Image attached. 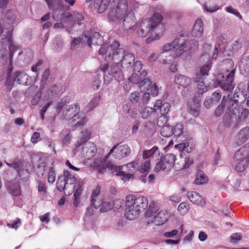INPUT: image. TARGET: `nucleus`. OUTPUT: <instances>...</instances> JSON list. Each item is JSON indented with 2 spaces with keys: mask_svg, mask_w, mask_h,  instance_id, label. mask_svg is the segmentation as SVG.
<instances>
[{
  "mask_svg": "<svg viewBox=\"0 0 249 249\" xmlns=\"http://www.w3.org/2000/svg\"><path fill=\"white\" fill-rule=\"evenodd\" d=\"M9 193L13 196H18L21 195L20 184L18 181L10 182L8 186Z\"/></svg>",
  "mask_w": 249,
  "mask_h": 249,
  "instance_id": "25",
  "label": "nucleus"
},
{
  "mask_svg": "<svg viewBox=\"0 0 249 249\" xmlns=\"http://www.w3.org/2000/svg\"><path fill=\"white\" fill-rule=\"evenodd\" d=\"M13 168L15 169L20 177H21V173L24 171L23 165L18 162H15Z\"/></svg>",
  "mask_w": 249,
  "mask_h": 249,
  "instance_id": "52",
  "label": "nucleus"
},
{
  "mask_svg": "<svg viewBox=\"0 0 249 249\" xmlns=\"http://www.w3.org/2000/svg\"><path fill=\"white\" fill-rule=\"evenodd\" d=\"M124 49L120 48V43L115 41L111 45L105 44L99 50V54L105 55L106 61H112L115 63L121 62L123 68L128 69L131 68L135 61V56L131 53H125Z\"/></svg>",
  "mask_w": 249,
  "mask_h": 249,
  "instance_id": "2",
  "label": "nucleus"
},
{
  "mask_svg": "<svg viewBox=\"0 0 249 249\" xmlns=\"http://www.w3.org/2000/svg\"><path fill=\"white\" fill-rule=\"evenodd\" d=\"M173 134L176 137H179L183 135L184 137L186 135L185 132L184 131V127L182 124L178 123L173 127Z\"/></svg>",
  "mask_w": 249,
  "mask_h": 249,
  "instance_id": "34",
  "label": "nucleus"
},
{
  "mask_svg": "<svg viewBox=\"0 0 249 249\" xmlns=\"http://www.w3.org/2000/svg\"><path fill=\"white\" fill-rule=\"evenodd\" d=\"M158 211L156 205L154 203L150 204L148 210L145 213V217L149 218L153 216Z\"/></svg>",
  "mask_w": 249,
  "mask_h": 249,
  "instance_id": "40",
  "label": "nucleus"
},
{
  "mask_svg": "<svg viewBox=\"0 0 249 249\" xmlns=\"http://www.w3.org/2000/svg\"><path fill=\"white\" fill-rule=\"evenodd\" d=\"M175 160V156L173 154H166L156 164L154 171L156 172L170 171L173 168Z\"/></svg>",
  "mask_w": 249,
  "mask_h": 249,
  "instance_id": "11",
  "label": "nucleus"
},
{
  "mask_svg": "<svg viewBox=\"0 0 249 249\" xmlns=\"http://www.w3.org/2000/svg\"><path fill=\"white\" fill-rule=\"evenodd\" d=\"M10 44L9 46V57L10 59V63H11L12 62V59L14 53L18 49H19V48L18 46L15 45L12 42H10Z\"/></svg>",
  "mask_w": 249,
  "mask_h": 249,
  "instance_id": "44",
  "label": "nucleus"
},
{
  "mask_svg": "<svg viewBox=\"0 0 249 249\" xmlns=\"http://www.w3.org/2000/svg\"><path fill=\"white\" fill-rule=\"evenodd\" d=\"M110 0H95L94 6L98 12L104 13L107 8Z\"/></svg>",
  "mask_w": 249,
  "mask_h": 249,
  "instance_id": "29",
  "label": "nucleus"
},
{
  "mask_svg": "<svg viewBox=\"0 0 249 249\" xmlns=\"http://www.w3.org/2000/svg\"><path fill=\"white\" fill-rule=\"evenodd\" d=\"M175 44L174 43V40L170 43H167L165 44L163 47H162V53L164 52L169 51L171 50H172L173 48H175Z\"/></svg>",
  "mask_w": 249,
  "mask_h": 249,
  "instance_id": "56",
  "label": "nucleus"
},
{
  "mask_svg": "<svg viewBox=\"0 0 249 249\" xmlns=\"http://www.w3.org/2000/svg\"><path fill=\"white\" fill-rule=\"evenodd\" d=\"M129 80L130 82L133 83H139V87L142 88L143 87L145 86L143 88V90H146V89L149 88V86L152 84V82L151 80L149 78H144L141 81H139L138 79V75L137 74H133L130 76L129 78Z\"/></svg>",
  "mask_w": 249,
  "mask_h": 249,
  "instance_id": "20",
  "label": "nucleus"
},
{
  "mask_svg": "<svg viewBox=\"0 0 249 249\" xmlns=\"http://www.w3.org/2000/svg\"><path fill=\"white\" fill-rule=\"evenodd\" d=\"M134 64L135 71L140 72L143 67L142 61L139 60L136 61Z\"/></svg>",
  "mask_w": 249,
  "mask_h": 249,
  "instance_id": "61",
  "label": "nucleus"
},
{
  "mask_svg": "<svg viewBox=\"0 0 249 249\" xmlns=\"http://www.w3.org/2000/svg\"><path fill=\"white\" fill-rule=\"evenodd\" d=\"M208 181V178L205 176L204 173L202 171H198L196 174V178L195 183L196 184H203L206 183Z\"/></svg>",
  "mask_w": 249,
  "mask_h": 249,
  "instance_id": "33",
  "label": "nucleus"
},
{
  "mask_svg": "<svg viewBox=\"0 0 249 249\" xmlns=\"http://www.w3.org/2000/svg\"><path fill=\"white\" fill-rule=\"evenodd\" d=\"M203 32V24L201 19H197L195 23L194 28L192 31V34L193 36L199 37Z\"/></svg>",
  "mask_w": 249,
  "mask_h": 249,
  "instance_id": "24",
  "label": "nucleus"
},
{
  "mask_svg": "<svg viewBox=\"0 0 249 249\" xmlns=\"http://www.w3.org/2000/svg\"><path fill=\"white\" fill-rule=\"evenodd\" d=\"M241 73L246 76H249V56L242 58L239 64Z\"/></svg>",
  "mask_w": 249,
  "mask_h": 249,
  "instance_id": "26",
  "label": "nucleus"
},
{
  "mask_svg": "<svg viewBox=\"0 0 249 249\" xmlns=\"http://www.w3.org/2000/svg\"><path fill=\"white\" fill-rule=\"evenodd\" d=\"M167 122V116L166 115H161L157 121V125L159 126H163Z\"/></svg>",
  "mask_w": 249,
  "mask_h": 249,
  "instance_id": "55",
  "label": "nucleus"
},
{
  "mask_svg": "<svg viewBox=\"0 0 249 249\" xmlns=\"http://www.w3.org/2000/svg\"><path fill=\"white\" fill-rule=\"evenodd\" d=\"M249 155V143H246L244 146L240 147L235 153V158L238 159L245 158Z\"/></svg>",
  "mask_w": 249,
  "mask_h": 249,
  "instance_id": "31",
  "label": "nucleus"
},
{
  "mask_svg": "<svg viewBox=\"0 0 249 249\" xmlns=\"http://www.w3.org/2000/svg\"><path fill=\"white\" fill-rule=\"evenodd\" d=\"M151 87V89H150V92H151V94L152 95V96H156L157 95H158V93H159V89H158V87H157V86L156 85V84H154L152 86H151V85L150 86H149V88L147 89H149V88Z\"/></svg>",
  "mask_w": 249,
  "mask_h": 249,
  "instance_id": "53",
  "label": "nucleus"
},
{
  "mask_svg": "<svg viewBox=\"0 0 249 249\" xmlns=\"http://www.w3.org/2000/svg\"><path fill=\"white\" fill-rule=\"evenodd\" d=\"M226 102L227 110L224 116L223 124L226 127L236 129L246 122L249 110L244 108L237 100L232 99L228 95L227 99L225 96L223 97L221 104L216 108L214 112L216 117H219L223 113Z\"/></svg>",
  "mask_w": 249,
  "mask_h": 249,
  "instance_id": "1",
  "label": "nucleus"
},
{
  "mask_svg": "<svg viewBox=\"0 0 249 249\" xmlns=\"http://www.w3.org/2000/svg\"><path fill=\"white\" fill-rule=\"evenodd\" d=\"M56 173L54 168L53 167L49 168L48 176V182L50 183H53L55 181Z\"/></svg>",
  "mask_w": 249,
  "mask_h": 249,
  "instance_id": "42",
  "label": "nucleus"
},
{
  "mask_svg": "<svg viewBox=\"0 0 249 249\" xmlns=\"http://www.w3.org/2000/svg\"><path fill=\"white\" fill-rule=\"evenodd\" d=\"M189 113L195 117H198L199 114V106H196L195 107H190Z\"/></svg>",
  "mask_w": 249,
  "mask_h": 249,
  "instance_id": "49",
  "label": "nucleus"
},
{
  "mask_svg": "<svg viewBox=\"0 0 249 249\" xmlns=\"http://www.w3.org/2000/svg\"><path fill=\"white\" fill-rule=\"evenodd\" d=\"M100 69L104 72L105 81L109 82L114 77L116 81L120 82L124 79L121 69L116 64L110 66L109 68L107 64H104L100 66Z\"/></svg>",
  "mask_w": 249,
  "mask_h": 249,
  "instance_id": "8",
  "label": "nucleus"
},
{
  "mask_svg": "<svg viewBox=\"0 0 249 249\" xmlns=\"http://www.w3.org/2000/svg\"><path fill=\"white\" fill-rule=\"evenodd\" d=\"M21 221L19 218H17L16 220L11 223H8L7 226L9 228H12L17 229L18 227V224H20Z\"/></svg>",
  "mask_w": 249,
  "mask_h": 249,
  "instance_id": "58",
  "label": "nucleus"
},
{
  "mask_svg": "<svg viewBox=\"0 0 249 249\" xmlns=\"http://www.w3.org/2000/svg\"><path fill=\"white\" fill-rule=\"evenodd\" d=\"M139 99V92L138 91H134L132 92L130 97V100L133 103H137Z\"/></svg>",
  "mask_w": 249,
  "mask_h": 249,
  "instance_id": "51",
  "label": "nucleus"
},
{
  "mask_svg": "<svg viewBox=\"0 0 249 249\" xmlns=\"http://www.w3.org/2000/svg\"><path fill=\"white\" fill-rule=\"evenodd\" d=\"M187 44L189 45V48L191 49H196L197 48L198 46V42L197 41H196L195 39H192L189 40Z\"/></svg>",
  "mask_w": 249,
  "mask_h": 249,
  "instance_id": "60",
  "label": "nucleus"
},
{
  "mask_svg": "<svg viewBox=\"0 0 249 249\" xmlns=\"http://www.w3.org/2000/svg\"><path fill=\"white\" fill-rule=\"evenodd\" d=\"M161 135L164 137H169L173 134V127L169 125H163L160 130Z\"/></svg>",
  "mask_w": 249,
  "mask_h": 249,
  "instance_id": "36",
  "label": "nucleus"
},
{
  "mask_svg": "<svg viewBox=\"0 0 249 249\" xmlns=\"http://www.w3.org/2000/svg\"><path fill=\"white\" fill-rule=\"evenodd\" d=\"M15 79L14 77H12L10 72L8 73L7 77L6 79L5 85L7 87V89L10 92L13 89Z\"/></svg>",
  "mask_w": 249,
  "mask_h": 249,
  "instance_id": "41",
  "label": "nucleus"
},
{
  "mask_svg": "<svg viewBox=\"0 0 249 249\" xmlns=\"http://www.w3.org/2000/svg\"><path fill=\"white\" fill-rule=\"evenodd\" d=\"M174 43L175 50L173 55L175 57H178L184 52L186 48V37L182 35L178 36L174 39Z\"/></svg>",
  "mask_w": 249,
  "mask_h": 249,
  "instance_id": "15",
  "label": "nucleus"
},
{
  "mask_svg": "<svg viewBox=\"0 0 249 249\" xmlns=\"http://www.w3.org/2000/svg\"><path fill=\"white\" fill-rule=\"evenodd\" d=\"M204 80H201L198 82H195L197 83V89L198 92L199 94H202L204 92L207 91V87L205 85L204 83Z\"/></svg>",
  "mask_w": 249,
  "mask_h": 249,
  "instance_id": "43",
  "label": "nucleus"
},
{
  "mask_svg": "<svg viewBox=\"0 0 249 249\" xmlns=\"http://www.w3.org/2000/svg\"><path fill=\"white\" fill-rule=\"evenodd\" d=\"M82 134V137L78 140L75 144L76 146L77 147L83 144H84L85 143H87L88 142H87V141L89 139L90 136V133L87 130L83 131Z\"/></svg>",
  "mask_w": 249,
  "mask_h": 249,
  "instance_id": "35",
  "label": "nucleus"
},
{
  "mask_svg": "<svg viewBox=\"0 0 249 249\" xmlns=\"http://www.w3.org/2000/svg\"><path fill=\"white\" fill-rule=\"evenodd\" d=\"M77 178L65 170L56 182V188L60 192H64L66 196H69L74 190Z\"/></svg>",
  "mask_w": 249,
  "mask_h": 249,
  "instance_id": "7",
  "label": "nucleus"
},
{
  "mask_svg": "<svg viewBox=\"0 0 249 249\" xmlns=\"http://www.w3.org/2000/svg\"><path fill=\"white\" fill-rule=\"evenodd\" d=\"M65 18L66 20L71 22H76L78 24H79V21L83 20L84 18L82 14L76 11L73 12L72 13H66Z\"/></svg>",
  "mask_w": 249,
  "mask_h": 249,
  "instance_id": "27",
  "label": "nucleus"
},
{
  "mask_svg": "<svg viewBox=\"0 0 249 249\" xmlns=\"http://www.w3.org/2000/svg\"><path fill=\"white\" fill-rule=\"evenodd\" d=\"M178 233V231L177 230H174L171 231L165 232L164 233V235L166 237H173L176 236Z\"/></svg>",
  "mask_w": 249,
  "mask_h": 249,
  "instance_id": "64",
  "label": "nucleus"
},
{
  "mask_svg": "<svg viewBox=\"0 0 249 249\" xmlns=\"http://www.w3.org/2000/svg\"><path fill=\"white\" fill-rule=\"evenodd\" d=\"M187 196L189 200L196 205H201L203 203V199L200 194L196 192H189Z\"/></svg>",
  "mask_w": 249,
  "mask_h": 249,
  "instance_id": "28",
  "label": "nucleus"
},
{
  "mask_svg": "<svg viewBox=\"0 0 249 249\" xmlns=\"http://www.w3.org/2000/svg\"><path fill=\"white\" fill-rule=\"evenodd\" d=\"M130 152V149L127 145H115L110 150L106 158H108L109 155L112 154L116 159H121L128 156Z\"/></svg>",
  "mask_w": 249,
  "mask_h": 249,
  "instance_id": "12",
  "label": "nucleus"
},
{
  "mask_svg": "<svg viewBox=\"0 0 249 249\" xmlns=\"http://www.w3.org/2000/svg\"><path fill=\"white\" fill-rule=\"evenodd\" d=\"M83 37L87 39L88 46L91 47L92 44L100 45L102 43V39L100 34L93 30L86 31L83 33Z\"/></svg>",
  "mask_w": 249,
  "mask_h": 249,
  "instance_id": "14",
  "label": "nucleus"
},
{
  "mask_svg": "<svg viewBox=\"0 0 249 249\" xmlns=\"http://www.w3.org/2000/svg\"><path fill=\"white\" fill-rule=\"evenodd\" d=\"M192 82V79L188 76L181 74H177L175 76L174 83L175 84L183 89L189 87Z\"/></svg>",
  "mask_w": 249,
  "mask_h": 249,
  "instance_id": "17",
  "label": "nucleus"
},
{
  "mask_svg": "<svg viewBox=\"0 0 249 249\" xmlns=\"http://www.w3.org/2000/svg\"><path fill=\"white\" fill-rule=\"evenodd\" d=\"M193 163V160L190 158L180 156L178 158H175L173 167L176 171H180L185 168H188Z\"/></svg>",
  "mask_w": 249,
  "mask_h": 249,
  "instance_id": "16",
  "label": "nucleus"
},
{
  "mask_svg": "<svg viewBox=\"0 0 249 249\" xmlns=\"http://www.w3.org/2000/svg\"><path fill=\"white\" fill-rule=\"evenodd\" d=\"M153 149L148 150H144L142 154V159L143 160H150L149 158L153 156L154 151Z\"/></svg>",
  "mask_w": 249,
  "mask_h": 249,
  "instance_id": "48",
  "label": "nucleus"
},
{
  "mask_svg": "<svg viewBox=\"0 0 249 249\" xmlns=\"http://www.w3.org/2000/svg\"><path fill=\"white\" fill-rule=\"evenodd\" d=\"M27 75L24 72L16 71L14 74V78L15 81L19 84H23L25 80H27Z\"/></svg>",
  "mask_w": 249,
  "mask_h": 249,
  "instance_id": "37",
  "label": "nucleus"
},
{
  "mask_svg": "<svg viewBox=\"0 0 249 249\" xmlns=\"http://www.w3.org/2000/svg\"><path fill=\"white\" fill-rule=\"evenodd\" d=\"M127 9V0H120L117 5V9L115 10L116 13H122L123 14L124 12Z\"/></svg>",
  "mask_w": 249,
  "mask_h": 249,
  "instance_id": "39",
  "label": "nucleus"
},
{
  "mask_svg": "<svg viewBox=\"0 0 249 249\" xmlns=\"http://www.w3.org/2000/svg\"><path fill=\"white\" fill-rule=\"evenodd\" d=\"M235 75V70H231L230 72L226 76V79H224V76L223 74H219V76L223 78V80L219 81V85L221 88L225 91H231L233 89L235 85L233 83L234 77Z\"/></svg>",
  "mask_w": 249,
  "mask_h": 249,
  "instance_id": "13",
  "label": "nucleus"
},
{
  "mask_svg": "<svg viewBox=\"0 0 249 249\" xmlns=\"http://www.w3.org/2000/svg\"><path fill=\"white\" fill-rule=\"evenodd\" d=\"M5 18L10 21L15 20V16L12 14V11L11 10H7L5 14Z\"/></svg>",
  "mask_w": 249,
  "mask_h": 249,
  "instance_id": "63",
  "label": "nucleus"
},
{
  "mask_svg": "<svg viewBox=\"0 0 249 249\" xmlns=\"http://www.w3.org/2000/svg\"><path fill=\"white\" fill-rule=\"evenodd\" d=\"M96 152V148L93 143L88 142L83 144V154H85V156L88 158L93 157L95 155Z\"/></svg>",
  "mask_w": 249,
  "mask_h": 249,
  "instance_id": "22",
  "label": "nucleus"
},
{
  "mask_svg": "<svg viewBox=\"0 0 249 249\" xmlns=\"http://www.w3.org/2000/svg\"><path fill=\"white\" fill-rule=\"evenodd\" d=\"M162 19L163 17L160 14L155 13L151 18L142 20L137 31L138 35L142 37L146 36L161 25Z\"/></svg>",
  "mask_w": 249,
  "mask_h": 249,
  "instance_id": "6",
  "label": "nucleus"
},
{
  "mask_svg": "<svg viewBox=\"0 0 249 249\" xmlns=\"http://www.w3.org/2000/svg\"><path fill=\"white\" fill-rule=\"evenodd\" d=\"M111 203L112 204V209H119L124 204V201L123 199H117Z\"/></svg>",
  "mask_w": 249,
  "mask_h": 249,
  "instance_id": "46",
  "label": "nucleus"
},
{
  "mask_svg": "<svg viewBox=\"0 0 249 249\" xmlns=\"http://www.w3.org/2000/svg\"><path fill=\"white\" fill-rule=\"evenodd\" d=\"M189 209V205L185 202L180 203L178 206V210L182 213H186Z\"/></svg>",
  "mask_w": 249,
  "mask_h": 249,
  "instance_id": "47",
  "label": "nucleus"
},
{
  "mask_svg": "<svg viewBox=\"0 0 249 249\" xmlns=\"http://www.w3.org/2000/svg\"><path fill=\"white\" fill-rule=\"evenodd\" d=\"M83 182L79 183L77 188L76 189L74 193V200L73 201V204L75 207H77L80 202V196L81 195L83 192Z\"/></svg>",
  "mask_w": 249,
  "mask_h": 249,
  "instance_id": "32",
  "label": "nucleus"
},
{
  "mask_svg": "<svg viewBox=\"0 0 249 249\" xmlns=\"http://www.w3.org/2000/svg\"><path fill=\"white\" fill-rule=\"evenodd\" d=\"M167 219V214L164 212L160 211L154 216L152 222L156 225H161L166 222Z\"/></svg>",
  "mask_w": 249,
  "mask_h": 249,
  "instance_id": "30",
  "label": "nucleus"
},
{
  "mask_svg": "<svg viewBox=\"0 0 249 249\" xmlns=\"http://www.w3.org/2000/svg\"><path fill=\"white\" fill-rule=\"evenodd\" d=\"M49 8L53 10V17L57 19L64 18L66 20L65 9H69L67 6L65 7L63 2L60 0H45Z\"/></svg>",
  "mask_w": 249,
  "mask_h": 249,
  "instance_id": "9",
  "label": "nucleus"
},
{
  "mask_svg": "<svg viewBox=\"0 0 249 249\" xmlns=\"http://www.w3.org/2000/svg\"><path fill=\"white\" fill-rule=\"evenodd\" d=\"M101 192V187L98 185L92 191L90 196L91 205L95 209L100 207V212L106 213L112 209V204L111 202L103 201H97L95 199Z\"/></svg>",
  "mask_w": 249,
  "mask_h": 249,
  "instance_id": "10",
  "label": "nucleus"
},
{
  "mask_svg": "<svg viewBox=\"0 0 249 249\" xmlns=\"http://www.w3.org/2000/svg\"><path fill=\"white\" fill-rule=\"evenodd\" d=\"M136 21L135 15L133 12L128 13L124 17L123 21V27L125 30L132 28Z\"/></svg>",
  "mask_w": 249,
  "mask_h": 249,
  "instance_id": "21",
  "label": "nucleus"
},
{
  "mask_svg": "<svg viewBox=\"0 0 249 249\" xmlns=\"http://www.w3.org/2000/svg\"><path fill=\"white\" fill-rule=\"evenodd\" d=\"M214 99L212 98L206 99L204 102V105L207 108H211L213 104Z\"/></svg>",
  "mask_w": 249,
  "mask_h": 249,
  "instance_id": "57",
  "label": "nucleus"
},
{
  "mask_svg": "<svg viewBox=\"0 0 249 249\" xmlns=\"http://www.w3.org/2000/svg\"><path fill=\"white\" fill-rule=\"evenodd\" d=\"M107 159L106 157L95 159L90 164V167L97 170L98 173L101 174L106 172L107 169L113 174L129 179L133 176L132 173L139 163L138 160H135L120 167L116 166L110 162H106Z\"/></svg>",
  "mask_w": 249,
  "mask_h": 249,
  "instance_id": "3",
  "label": "nucleus"
},
{
  "mask_svg": "<svg viewBox=\"0 0 249 249\" xmlns=\"http://www.w3.org/2000/svg\"><path fill=\"white\" fill-rule=\"evenodd\" d=\"M249 138V127H245L239 132L237 135V144L241 145Z\"/></svg>",
  "mask_w": 249,
  "mask_h": 249,
  "instance_id": "23",
  "label": "nucleus"
},
{
  "mask_svg": "<svg viewBox=\"0 0 249 249\" xmlns=\"http://www.w3.org/2000/svg\"><path fill=\"white\" fill-rule=\"evenodd\" d=\"M150 165V160H143L141 165L138 167V170L142 173H146L149 171Z\"/></svg>",
  "mask_w": 249,
  "mask_h": 249,
  "instance_id": "38",
  "label": "nucleus"
},
{
  "mask_svg": "<svg viewBox=\"0 0 249 249\" xmlns=\"http://www.w3.org/2000/svg\"><path fill=\"white\" fill-rule=\"evenodd\" d=\"M40 135L39 132H36L34 133L31 138V142L34 144L37 143L38 142V140L40 138Z\"/></svg>",
  "mask_w": 249,
  "mask_h": 249,
  "instance_id": "59",
  "label": "nucleus"
},
{
  "mask_svg": "<svg viewBox=\"0 0 249 249\" xmlns=\"http://www.w3.org/2000/svg\"><path fill=\"white\" fill-rule=\"evenodd\" d=\"M147 198L143 196L135 197L133 196L126 197V208L125 216L127 219L132 220L139 214V213L145 210L148 206Z\"/></svg>",
  "mask_w": 249,
  "mask_h": 249,
  "instance_id": "4",
  "label": "nucleus"
},
{
  "mask_svg": "<svg viewBox=\"0 0 249 249\" xmlns=\"http://www.w3.org/2000/svg\"><path fill=\"white\" fill-rule=\"evenodd\" d=\"M170 105L169 103L165 102L163 103L160 100H157L153 107L154 112L160 113L161 115H166L170 110Z\"/></svg>",
  "mask_w": 249,
  "mask_h": 249,
  "instance_id": "19",
  "label": "nucleus"
},
{
  "mask_svg": "<svg viewBox=\"0 0 249 249\" xmlns=\"http://www.w3.org/2000/svg\"><path fill=\"white\" fill-rule=\"evenodd\" d=\"M242 237V236L240 233H234L231 236V239L236 242L241 240Z\"/></svg>",
  "mask_w": 249,
  "mask_h": 249,
  "instance_id": "62",
  "label": "nucleus"
},
{
  "mask_svg": "<svg viewBox=\"0 0 249 249\" xmlns=\"http://www.w3.org/2000/svg\"><path fill=\"white\" fill-rule=\"evenodd\" d=\"M38 185V191L46 194L47 192V186L45 183L42 181H39Z\"/></svg>",
  "mask_w": 249,
  "mask_h": 249,
  "instance_id": "50",
  "label": "nucleus"
},
{
  "mask_svg": "<svg viewBox=\"0 0 249 249\" xmlns=\"http://www.w3.org/2000/svg\"><path fill=\"white\" fill-rule=\"evenodd\" d=\"M152 112H154L153 108L145 107L143 108H142L141 110V114L142 115V117L145 119Z\"/></svg>",
  "mask_w": 249,
  "mask_h": 249,
  "instance_id": "45",
  "label": "nucleus"
},
{
  "mask_svg": "<svg viewBox=\"0 0 249 249\" xmlns=\"http://www.w3.org/2000/svg\"><path fill=\"white\" fill-rule=\"evenodd\" d=\"M211 69V61L210 60L206 64L202 66L200 70L196 72L194 77V82H198L204 80V78L209 74V71Z\"/></svg>",
  "mask_w": 249,
  "mask_h": 249,
  "instance_id": "18",
  "label": "nucleus"
},
{
  "mask_svg": "<svg viewBox=\"0 0 249 249\" xmlns=\"http://www.w3.org/2000/svg\"><path fill=\"white\" fill-rule=\"evenodd\" d=\"M50 74V70L49 69L45 70V71L43 72L42 75V78H41V83H42L43 84H45L46 82V81H47L48 79L49 78Z\"/></svg>",
  "mask_w": 249,
  "mask_h": 249,
  "instance_id": "54",
  "label": "nucleus"
},
{
  "mask_svg": "<svg viewBox=\"0 0 249 249\" xmlns=\"http://www.w3.org/2000/svg\"><path fill=\"white\" fill-rule=\"evenodd\" d=\"M80 107L76 104L69 106L63 111L64 117L69 120V124L74 126L75 128H82L86 123L87 118L82 113H80Z\"/></svg>",
  "mask_w": 249,
  "mask_h": 249,
  "instance_id": "5",
  "label": "nucleus"
}]
</instances>
